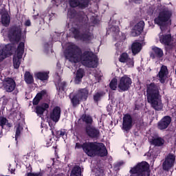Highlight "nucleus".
Returning a JSON list of instances; mask_svg holds the SVG:
<instances>
[{"instance_id":"nucleus-35","label":"nucleus","mask_w":176,"mask_h":176,"mask_svg":"<svg viewBox=\"0 0 176 176\" xmlns=\"http://www.w3.org/2000/svg\"><path fill=\"white\" fill-rule=\"evenodd\" d=\"M67 82L63 81L58 82V86L56 87V89L58 92L60 93V91H65V89H67Z\"/></svg>"},{"instance_id":"nucleus-7","label":"nucleus","mask_w":176,"mask_h":176,"mask_svg":"<svg viewBox=\"0 0 176 176\" xmlns=\"http://www.w3.org/2000/svg\"><path fill=\"white\" fill-rule=\"evenodd\" d=\"M149 164L146 162L138 163L135 166L131 168L129 173L133 175L136 174V176H149Z\"/></svg>"},{"instance_id":"nucleus-8","label":"nucleus","mask_w":176,"mask_h":176,"mask_svg":"<svg viewBox=\"0 0 176 176\" xmlns=\"http://www.w3.org/2000/svg\"><path fill=\"white\" fill-rule=\"evenodd\" d=\"M25 46V44L23 41L20 42L18 45L16 56H14L13 57V65L15 69H19V68H20V64H21V61L20 60L23 58Z\"/></svg>"},{"instance_id":"nucleus-52","label":"nucleus","mask_w":176,"mask_h":176,"mask_svg":"<svg viewBox=\"0 0 176 176\" xmlns=\"http://www.w3.org/2000/svg\"><path fill=\"white\" fill-rule=\"evenodd\" d=\"M50 130L52 135H54V131H53V128L51 127Z\"/></svg>"},{"instance_id":"nucleus-21","label":"nucleus","mask_w":176,"mask_h":176,"mask_svg":"<svg viewBox=\"0 0 176 176\" xmlns=\"http://www.w3.org/2000/svg\"><path fill=\"white\" fill-rule=\"evenodd\" d=\"M171 41H173L171 34L160 35V42L162 45H164V46H170L171 45Z\"/></svg>"},{"instance_id":"nucleus-2","label":"nucleus","mask_w":176,"mask_h":176,"mask_svg":"<svg viewBox=\"0 0 176 176\" xmlns=\"http://www.w3.org/2000/svg\"><path fill=\"white\" fill-rule=\"evenodd\" d=\"M72 19H75L78 21L81 30L82 31L80 33V28H72L70 31L74 35V39H78L81 42H85V43H89L94 39V34L93 32L90 30V25L89 24V18L87 15L85 14V12H76L73 10L69 12Z\"/></svg>"},{"instance_id":"nucleus-39","label":"nucleus","mask_w":176,"mask_h":176,"mask_svg":"<svg viewBox=\"0 0 176 176\" xmlns=\"http://www.w3.org/2000/svg\"><path fill=\"white\" fill-rule=\"evenodd\" d=\"M23 126L20 124H18L16 126V130L15 133V140H17V138L21 135V131H23Z\"/></svg>"},{"instance_id":"nucleus-6","label":"nucleus","mask_w":176,"mask_h":176,"mask_svg":"<svg viewBox=\"0 0 176 176\" xmlns=\"http://www.w3.org/2000/svg\"><path fill=\"white\" fill-rule=\"evenodd\" d=\"M23 32L20 25H12L8 31V38L10 42L12 43H19L21 41Z\"/></svg>"},{"instance_id":"nucleus-16","label":"nucleus","mask_w":176,"mask_h":176,"mask_svg":"<svg viewBox=\"0 0 176 176\" xmlns=\"http://www.w3.org/2000/svg\"><path fill=\"white\" fill-rule=\"evenodd\" d=\"M1 52L8 58L9 56H12V54H14L17 52V45L14 43L7 44L2 49Z\"/></svg>"},{"instance_id":"nucleus-40","label":"nucleus","mask_w":176,"mask_h":176,"mask_svg":"<svg viewBox=\"0 0 176 176\" xmlns=\"http://www.w3.org/2000/svg\"><path fill=\"white\" fill-rule=\"evenodd\" d=\"M103 96L104 93L98 92L94 95V100L95 101V102H98Z\"/></svg>"},{"instance_id":"nucleus-17","label":"nucleus","mask_w":176,"mask_h":176,"mask_svg":"<svg viewBox=\"0 0 176 176\" xmlns=\"http://www.w3.org/2000/svg\"><path fill=\"white\" fill-rule=\"evenodd\" d=\"M60 118H61V107L56 106L50 112V119L57 123L60 120Z\"/></svg>"},{"instance_id":"nucleus-34","label":"nucleus","mask_w":176,"mask_h":176,"mask_svg":"<svg viewBox=\"0 0 176 176\" xmlns=\"http://www.w3.org/2000/svg\"><path fill=\"white\" fill-rule=\"evenodd\" d=\"M82 175V168L79 166H75L70 173V176H81Z\"/></svg>"},{"instance_id":"nucleus-44","label":"nucleus","mask_w":176,"mask_h":176,"mask_svg":"<svg viewBox=\"0 0 176 176\" xmlns=\"http://www.w3.org/2000/svg\"><path fill=\"white\" fill-rule=\"evenodd\" d=\"M110 31H112L113 32H119V27L111 26L110 28Z\"/></svg>"},{"instance_id":"nucleus-46","label":"nucleus","mask_w":176,"mask_h":176,"mask_svg":"<svg viewBox=\"0 0 176 176\" xmlns=\"http://www.w3.org/2000/svg\"><path fill=\"white\" fill-rule=\"evenodd\" d=\"M45 146H47V148H49V146H52V138H49V140L46 142Z\"/></svg>"},{"instance_id":"nucleus-25","label":"nucleus","mask_w":176,"mask_h":176,"mask_svg":"<svg viewBox=\"0 0 176 176\" xmlns=\"http://www.w3.org/2000/svg\"><path fill=\"white\" fill-rule=\"evenodd\" d=\"M85 76V70L80 68L76 73V77L74 78V82L76 85H80L82 83V79Z\"/></svg>"},{"instance_id":"nucleus-18","label":"nucleus","mask_w":176,"mask_h":176,"mask_svg":"<svg viewBox=\"0 0 176 176\" xmlns=\"http://www.w3.org/2000/svg\"><path fill=\"white\" fill-rule=\"evenodd\" d=\"M144 25L145 23H144V21L138 22L131 30V35L132 36H140V35L142 34L144 31Z\"/></svg>"},{"instance_id":"nucleus-41","label":"nucleus","mask_w":176,"mask_h":176,"mask_svg":"<svg viewBox=\"0 0 176 176\" xmlns=\"http://www.w3.org/2000/svg\"><path fill=\"white\" fill-rule=\"evenodd\" d=\"M124 164V162H118L116 164H114V170L116 171H119L120 170V167Z\"/></svg>"},{"instance_id":"nucleus-55","label":"nucleus","mask_w":176,"mask_h":176,"mask_svg":"<svg viewBox=\"0 0 176 176\" xmlns=\"http://www.w3.org/2000/svg\"><path fill=\"white\" fill-rule=\"evenodd\" d=\"M29 168H30V171H31V170H32V168L31 167V165H29Z\"/></svg>"},{"instance_id":"nucleus-42","label":"nucleus","mask_w":176,"mask_h":176,"mask_svg":"<svg viewBox=\"0 0 176 176\" xmlns=\"http://www.w3.org/2000/svg\"><path fill=\"white\" fill-rule=\"evenodd\" d=\"M125 63L129 68H133V67H134V60L131 58H129Z\"/></svg>"},{"instance_id":"nucleus-19","label":"nucleus","mask_w":176,"mask_h":176,"mask_svg":"<svg viewBox=\"0 0 176 176\" xmlns=\"http://www.w3.org/2000/svg\"><path fill=\"white\" fill-rule=\"evenodd\" d=\"M49 74H50L49 71L37 72L34 74V78L36 80H41L45 83L49 80Z\"/></svg>"},{"instance_id":"nucleus-24","label":"nucleus","mask_w":176,"mask_h":176,"mask_svg":"<svg viewBox=\"0 0 176 176\" xmlns=\"http://www.w3.org/2000/svg\"><path fill=\"white\" fill-rule=\"evenodd\" d=\"M76 94L78 95L81 100L87 101L89 97V89L87 87L79 89Z\"/></svg>"},{"instance_id":"nucleus-27","label":"nucleus","mask_w":176,"mask_h":176,"mask_svg":"<svg viewBox=\"0 0 176 176\" xmlns=\"http://www.w3.org/2000/svg\"><path fill=\"white\" fill-rule=\"evenodd\" d=\"M166 141L162 137L153 138L151 139L150 143L154 146H164Z\"/></svg>"},{"instance_id":"nucleus-1","label":"nucleus","mask_w":176,"mask_h":176,"mask_svg":"<svg viewBox=\"0 0 176 176\" xmlns=\"http://www.w3.org/2000/svg\"><path fill=\"white\" fill-rule=\"evenodd\" d=\"M65 58L74 64L81 61L82 65L87 68H97L98 67V57L90 51H85L82 53V50L76 45H72L67 47Z\"/></svg>"},{"instance_id":"nucleus-22","label":"nucleus","mask_w":176,"mask_h":176,"mask_svg":"<svg viewBox=\"0 0 176 176\" xmlns=\"http://www.w3.org/2000/svg\"><path fill=\"white\" fill-rule=\"evenodd\" d=\"M167 74H168L167 66L162 65L157 75L160 83H165L166 79L164 78L167 76Z\"/></svg>"},{"instance_id":"nucleus-32","label":"nucleus","mask_w":176,"mask_h":176,"mask_svg":"<svg viewBox=\"0 0 176 176\" xmlns=\"http://www.w3.org/2000/svg\"><path fill=\"white\" fill-rule=\"evenodd\" d=\"M24 80L27 85H32L34 83V76L30 72H25L24 74Z\"/></svg>"},{"instance_id":"nucleus-54","label":"nucleus","mask_w":176,"mask_h":176,"mask_svg":"<svg viewBox=\"0 0 176 176\" xmlns=\"http://www.w3.org/2000/svg\"><path fill=\"white\" fill-rule=\"evenodd\" d=\"M52 1H53V2H54V3H57L58 0H52Z\"/></svg>"},{"instance_id":"nucleus-29","label":"nucleus","mask_w":176,"mask_h":176,"mask_svg":"<svg viewBox=\"0 0 176 176\" xmlns=\"http://www.w3.org/2000/svg\"><path fill=\"white\" fill-rule=\"evenodd\" d=\"M5 126H7L10 130L11 127H13V124L9 122V120L4 116H0V126L1 127V130H3Z\"/></svg>"},{"instance_id":"nucleus-49","label":"nucleus","mask_w":176,"mask_h":176,"mask_svg":"<svg viewBox=\"0 0 176 176\" xmlns=\"http://www.w3.org/2000/svg\"><path fill=\"white\" fill-rule=\"evenodd\" d=\"M100 173V175H98V176H104V170L101 169Z\"/></svg>"},{"instance_id":"nucleus-43","label":"nucleus","mask_w":176,"mask_h":176,"mask_svg":"<svg viewBox=\"0 0 176 176\" xmlns=\"http://www.w3.org/2000/svg\"><path fill=\"white\" fill-rule=\"evenodd\" d=\"M25 176H42V173L41 172L39 173H31L28 172L25 174Z\"/></svg>"},{"instance_id":"nucleus-53","label":"nucleus","mask_w":176,"mask_h":176,"mask_svg":"<svg viewBox=\"0 0 176 176\" xmlns=\"http://www.w3.org/2000/svg\"><path fill=\"white\" fill-rule=\"evenodd\" d=\"M134 110L135 111H138V107H137V104L135 105Z\"/></svg>"},{"instance_id":"nucleus-3","label":"nucleus","mask_w":176,"mask_h":176,"mask_svg":"<svg viewBox=\"0 0 176 176\" xmlns=\"http://www.w3.org/2000/svg\"><path fill=\"white\" fill-rule=\"evenodd\" d=\"M85 153L90 157L94 156H100V157H105L108 156V150L104 143L98 142H85L82 144L76 143L75 149H82Z\"/></svg>"},{"instance_id":"nucleus-28","label":"nucleus","mask_w":176,"mask_h":176,"mask_svg":"<svg viewBox=\"0 0 176 176\" xmlns=\"http://www.w3.org/2000/svg\"><path fill=\"white\" fill-rule=\"evenodd\" d=\"M69 97L70 98L71 104H72L73 108H76L78 107V105H79V104H80V101H82L80 100V97L78 96V95L76 94H75L72 96H71V95H69Z\"/></svg>"},{"instance_id":"nucleus-51","label":"nucleus","mask_w":176,"mask_h":176,"mask_svg":"<svg viewBox=\"0 0 176 176\" xmlns=\"http://www.w3.org/2000/svg\"><path fill=\"white\" fill-rule=\"evenodd\" d=\"M98 21H97V19H94V24H98Z\"/></svg>"},{"instance_id":"nucleus-30","label":"nucleus","mask_w":176,"mask_h":176,"mask_svg":"<svg viewBox=\"0 0 176 176\" xmlns=\"http://www.w3.org/2000/svg\"><path fill=\"white\" fill-rule=\"evenodd\" d=\"M80 119L87 124V126H91V124H93V117L89 114H82Z\"/></svg>"},{"instance_id":"nucleus-56","label":"nucleus","mask_w":176,"mask_h":176,"mask_svg":"<svg viewBox=\"0 0 176 176\" xmlns=\"http://www.w3.org/2000/svg\"><path fill=\"white\" fill-rule=\"evenodd\" d=\"M43 126H45V124L41 123V127H43Z\"/></svg>"},{"instance_id":"nucleus-48","label":"nucleus","mask_w":176,"mask_h":176,"mask_svg":"<svg viewBox=\"0 0 176 176\" xmlns=\"http://www.w3.org/2000/svg\"><path fill=\"white\" fill-rule=\"evenodd\" d=\"M133 2H134V3H141V2H142V0H133Z\"/></svg>"},{"instance_id":"nucleus-37","label":"nucleus","mask_w":176,"mask_h":176,"mask_svg":"<svg viewBox=\"0 0 176 176\" xmlns=\"http://www.w3.org/2000/svg\"><path fill=\"white\" fill-rule=\"evenodd\" d=\"M67 134V131L64 129H61L59 131H56V138H61V137H64Z\"/></svg>"},{"instance_id":"nucleus-5","label":"nucleus","mask_w":176,"mask_h":176,"mask_svg":"<svg viewBox=\"0 0 176 176\" xmlns=\"http://www.w3.org/2000/svg\"><path fill=\"white\" fill-rule=\"evenodd\" d=\"M171 16H173L171 11L163 10L160 11L158 16L155 18L154 23L157 24V25H159L162 32H165L166 30H167V23L170 21Z\"/></svg>"},{"instance_id":"nucleus-36","label":"nucleus","mask_w":176,"mask_h":176,"mask_svg":"<svg viewBox=\"0 0 176 176\" xmlns=\"http://www.w3.org/2000/svg\"><path fill=\"white\" fill-rule=\"evenodd\" d=\"M109 87L111 89V90H116V89H118V79L116 78H113L110 83H109Z\"/></svg>"},{"instance_id":"nucleus-20","label":"nucleus","mask_w":176,"mask_h":176,"mask_svg":"<svg viewBox=\"0 0 176 176\" xmlns=\"http://www.w3.org/2000/svg\"><path fill=\"white\" fill-rule=\"evenodd\" d=\"M163 56H164V53L162 48L156 46L152 47V52L150 53V57L152 60H155V58H162Z\"/></svg>"},{"instance_id":"nucleus-10","label":"nucleus","mask_w":176,"mask_h":176,"mask_svg":"<svg viewBox=\"0 0 176 176\" xmlns=\"http://www.w3.org/2000/svg\"><path fill=\"white\" fill-rule=\"evenodd\" d=\"M175 155L171 153L165 156L164 162H162V168L164 171H170V170L174 167V164H175Z\"/></svg>"},{"instance_id":"nucleus-38","label":"nucleus","mask_w":176,"mask_h":176,"mask_svg":"<svg viewBox=\"0 0 176 176\" xmlns=\"http://www.w3.org/2000/svg\"><path fill=\"white\" fill-rule=\"evenodd\" d=\"M129 54L126 52H123L119 58V61L120 63H126V61H127L129 60Z\"/></svg>"},{"instance_id":"nucleus-14","label":"nucleus","mask_w":176,"mask_h":176,"mask_svg":"<svg viewBox=\"0 0 176 176\" xmlns=\"http://www.w3.org/2000/svg\"><path fill=\"white\" fill-rule=\"evenodd\" d=\"M3 86L7 93H12L16 89V81L13 78L8 77L4 79Z\"/></svg>"},{"instance_id":"nucleus-12","label":"nucleus","mask_w":176,"mask_h":176,"mask_svg":"<svg viewBox=\"0 0 176 176\" xmlns=\"http://www.w3.org/2000/svg\"><path fill=\"white\" fill-rule=\"evenodd\" d=\"M90 0H69V5L70 8H79V9H86L89 8Z\"/></svg>"},{"instance_id":"nucleus-4","label":"nucleus","mask_w":176,"mask_h":176,"mask_svg":"<svg viewBox=\"0 0 176 176\" xmlns=\"http://www.w3.org/2000/svg\"><path fill=\"white\" fill-rule=\"evenodd\" d=\"M146 99L147 102L151 104L155 111H162L163 103L162 102V95H160V85L159 83L151 82L146 84Z\"/></svg>"},{"instance_id":"nucleus-57","label":"nucleus","mask_w":176,"mask_h":176,"mask_svg":"<svg viewBox=\"0 0 176 176\" xmlns=\"http://www.w3.org/2000/svg\"><path fill=\"white\" fill-rule=\"evenodd\" d=\"M41 133H43V129L41 130Z\"/></svg>"},{"instance_id":"nucleus-15","label":"nucleus","mask_w":176,"mask_h":176,"mask_svg":"<svg viewBox=\"0 0 176 176\" xmlns=\"http://www.w3.org/2000/svg\"><path fill=\"white\" fill-rule=\"evenodd\" d=\"M173 119L170 116H164L157 124L158 130H166L171 124Z\"/></svg>"},{"instance_id":"nucleus-26","label":"nucleus","mask_w":176,"mask_h":176,"mask_svg":"<svg viewBox=\"0 0 176 176\" xmlns=\"http://www.w3.org/2000/svg\"><path fill=\"white\" fill-rule=\"evenodd\" d=\"M142 50V44L138 42V41H135L131 45V51L134 56L138 54Z\"/></svg>"},{"instance_id":"nucleus-13","label":"nucleus","mask_w":176,"mask_h":176,"mask_svg":"<svg viewBox=\"0 0 176 176\" xmlns=\"http://www.w3.org/2000/svg\"><path fill=\"white\" fill-rule=\"evenodd\" d=\"M133 128V117L129 113L124 115L122 118V130L130 131Z\"/></svg>"},{"instance_id":"nucleus-45","label":"nucleus","mask_w":176,"mask_h":176,"mask_svg":"<svg viewBox=\"0 0 176 176\" xmlns=\"http://www.w3.org/2000/svg\"><path fill=\"white\" fill-rule=\"evenodd\" d=\"M6 58V56L3 53V52L0 51V63H1V61H3V60H5V58Z\"/></svg>"},{"instance_id":"nucleus-47","label":"nucleus","mask_w":176,"mask_h":176,"mask_svg":"<svg viewBox=\"0 0 176 176\" xmlns=\"http://www.w3.org/2000/svg\"><path fill=\"white\" fill-rule=\"evenodd\" d=\"M25 25L26 27H31V21L30 19H28L25 22Z\"/></svg>"},{"instance_id":"nucleus-33","label":"nucleus","mask_w":176,"mask_h":176,"mask_svg":"<svg viewBox=\"0 0 176 176\" xmlns=\"http://www.w3.org/2000/svg\"><path fill=\"white\" fill-rule=\"evenodd\" d=\"M1 23L3 25L8 27L10 24V17L8 13H3L1 15Z\"/></svg>"},{"instance_id":"nucleus-11","label":"nucleus","mask_w":176,"mask_h":176,"mask_svg":"<svg viewBox=\"0 0 176 176\" xmlns=\"http://www.w3.org/2000/svg\"><path fill=\"white\" fill-rule=\"evenodd\" d=\"M131 83H133V80L129 76H123L120 79V82L118 86L119 89L118 91H127L129 89H130Z\"/></svg>"},{"instance_id":"nucleus-50","label":"nucleus","mask_w":176,"mask_h":176,"mask_svg":"<svg viewBox=\"0 0 176 176\" xmlns=\"http://www.w3.org/2000/svg\"><path fill=\"white\" fill-rule=\"evenodd\" d=\"M10 171L11 174H14L15 170L13 169V168H11V169L10 170Z\"/></svg>"},{"instance_id":"nucleus-9","label":"nucleus","mask_w":176,"mask_h":176,"mask_svg":"<svg viewBox=\"0 0 176 176\" xmlns=\"http://www.w3.org/2000/svg\"><path fill=\"white\" fill-rule=\"evenodd\" d=\"M85 131L87 137L91 138V140H100V137H101L100 129L93 125H86L85 127Z\"/></svg>"},{"instance_id":"nucleus-23","label":"nucleus","mask_w":176,"mask_h":176,"mask_svg":"<svg viewBox=\"0 0 176 176\" xmlns=\"http://www.w3.org/2000/svg\"><path fill=\"white\" fill-rule=\"evenodd\" d=\"M49 104L45 102H43L40 105H37L36 107V113L38 115V116H42L43 113H45V111L49 109Z\"/></svg>"},{"instance_id":"nucleus-31","label":"nucleus","mask_w":176,"mask_h":176,"mask_svg":"<svg viewBox=\"0 0 176 176\" xmlns=\"http://www.w3.org/2000/svg\"><path fill=\"white\" fill-rule=\"evenodd\" d=\"M45 94H46V91L43 90L38 93L33 99V105H38V104H39L41 102V100L43 98V96H45Z\"/></svg>"}]
</instances>
